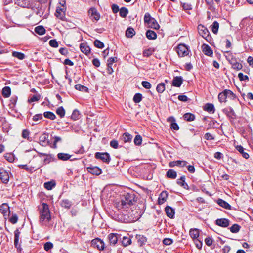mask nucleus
<instances>
[{
	"instance_id": "f257e3e1",
	"label": "nucleus",
	"mask_w": 253,
	"mask_h": 253,
	"mask_svg": "<svg viewBox=\"0 0 253 253\" xmlns=\"http://www.w3.org/2000/svg\"><path fill=\"white\" fill-rule=\"evenodd\" d=\"M40 214V222L42 225H45L51 219V213L49 206L46 203H42L41 207H39Z\"/></svg>"
},
{
	"instance_id": "f03ea898",
	"label": "nucleus",
	"mask_w": 253,
	"mask_h": 253,
	"mask_svg": "<svg viewBox=\"0 0 253 253\" xmlns=\"http://www.w3.org/2000/svg\"><path fill=\"white\" fill-rule=\"evenodd\" d=\"M228 97L230 99L234 100L237 98L236 95L231 90L229 89H225L222 92L219 93L218 95V99L220 103L227 101V98Z\"/></svg>"
},
{
	"instance_id": "7ed1b4c3",
	"label": "nucleus",
	"mask_w": 253,
	"mask_h": 253,
	"mask_svg": "<svg viewBox=\"0 0 253 253\" xmlns=\"http://www.w3.org/2000/svg\"><path fill=\"white\" fill-rule=\"evenodd\" d=\"M198 31L200 35L204 38L210 44H211L212 41V38L206 27L202 24L199 25L198 26Z\"/></svg>"
},
{
	"instance_id": "20e7f679",
	"label": "nucleus",
	"mask_w": 253,
	"mask_h": 253,
	"mask_svg": "<svg viewBox=\"0 0 253 253\" xmlns=\"http://www.w3.org/2000/svg\"><path fill=\"white\" fill-rule=\"evenodd\" d=\"M95 158L107 164H109L111 161L110 154L107 152H96Z\"/></svg>"
},
{
	"instance_id": "39448f33",
	"label": "nucleus",
	"mask_w": 253,
	"mask_h": 253,
	"mask_svg": "<svg viewBox=\"0 0 253 253\" xmlns=\"http://www.w3.org/2000/svg\"><path fill=\"white\" fill-rule=\"evenodd\" d=\"M64 3L62 4L60 7L58 6L56 8L55 16L62 21L65 20V11L66 10V7L64 6L65 1H63Z\"/></svg>"
},
{
	"instance_id": "423d86ee",
	"label": "nucleus",
	"mask_w": 253,
	"mask_h": 253,
	"mask_svg": "<svg viewBox=\"0 0 253 253\" xmlns=\"http://www.w3.org/2000/svg\"><path fill=\"white\" fill-rule=\"evenodd\" d=\"M176 51L179 57H184L188 55L190 51L186 45L180 44L177 47Z\"/></svg>"
},
{
	"instance_id": "0eeeda50",
	"label": "nucleus",
	"mask_w": 253,
	"mask_h": 253,
	"mask_svg": "<svg viewBox=\"0 0 253 253\" xmlns=\"http://www.w3.org/2000/svg\"><path fill=\"white\" fill-rule=\"evenodd\" d=\"M88 15L92 21H98L100 18V14L94 7L90 8L88 11Z\"/></svg>"
},
{
	"instance_id": "6e6552de",
	"label": "nucleus",
	"mask_w": 253,
	"mask_h": 253,
	"mask_svg": "<svg viewBox=\"0 0 253 253\" xmlns=\"http://www.w3.org/2000/svg\"><path fill=\"white\" fill-rule=\"evenodd\" d=\"M91 246L99 250H103L104 249L105 244L102 240L97 238L91 241Z\"/></svg>"
},
{
	"instance_id": "1a4fd4ad",
	"label": "nucleus",
	"mask_w": 253,
	"mask_h": 253,
	"mask_svg": "<svg viewBox=\"0 0 253 253\" xmlns=\"http://www.w3.org/2000/svg\"><path fill=\"white\" fill-rule=\"evenodd\" d=\"M87 171L92 175H99L102 173V170L97 166L90 165L86 168Z\"/></svg>"
},
{
	"instance_id": "9d476101",
	"label": "nucleus",
	"mask_w": 253,
	"mask_h": 253,
	"mask_svg": "<svg viewBox=\"0 0 253 253\" xmlns=\"http://www.w3.org/2000/svg\"><path fill=\"white\" fill-rule=\"evenodd\" d=\"M222 112L229 119H235L236 117V114L233 108L230 106L227 107L222 110Z\"/></svg>"
},
{
	"instance_id": "9b49d317",
	"label": "nucleus",
	"mask_w": 253,
	"mask_h": 253,
	"mask_svg": "<svg viewBox=\"0 0 253 253\" xmlns=\"http://www.w3.org/2000/svg\"><path fill=\"white\" fill-rule=\"evenodd\" d=\"M215 224L219 226L226 228L230 225V221L227 218H219L215 220Z\"/></svg>"
},
{
	"instance_id": "f8f14e48",
	"label": "nucleus",
	"mask_w": 253,
	"mask_h": 253,
	"mask_svg": "<svg viewBox=\"0 0 253 253\" xmlns=\"http://www.w3.org/2000/svg\"><path fill=\"white\" fill-rule=\"evenodd\" d=\"M49 135L48 133H44L42 134L39 138L41 144L42 146H47L50 144L48 139Z\"/></svg>"
},
{
	"instance_id": "ddd939ff",
	"label": "nucleus",
	"mask_w": 253,
	"mask_h": 253,
	"mask_svg": "<svg viewBox=\"0 0 253 253\" xmlns=\"http://www.w3.org/2000/svg\"><path fill=\"white\" fill-rule=\"evenodd\" d=\"M167 121L171 123L170 125V128L171 129H173L174 130H179V127L178 124L176 123V120L173 116H170L168 118Z\"/></svg>"
},
{
	"instance_id": "4468645a",
	"label": "nucleus",
	"mask_w": 253,
	"mask_h": 253,
	"mask_svg": "<svg viewBox=\"0 0 253 253\" xmlns=\"http://www.w3.org/2000/svg\"><path fill=\"white\" fill-rule=\"evenodd\" d=\"M183 83V78L181 76H176L173 78L171 84L172 86L179 87Z\"/></svg>"
},
{
	"instance_id": "2eb2a0df",
	"label": "nucleus",
	"mask_w": 253,
	"mask_h": 253,
	"mask_svg": "<svg viewBox=\"0 0 253 253\" xmlns=\"http://www.w3.org/2000/svg\"><path fill=\"white\" fill-rule=\"evenodd\" d=\"M9 175L8 173L3 169H0V179L4 183H6L9 181Z\"/></svg>"
},
{
	"instance_id": "dca6fc26",
	"label": "nucleus",
	"mask_w": 253,
	"mask_h": 253,
	"mask_svg": "<svg viewBox=\"0 0 253 253\" xmlns=\"http://www.w3.org/2000/svg\"><path fill=\"white\" fill-rule=\"evenodd\" d=\"M187 163V162L185 161L178 160L175 161H171L169 163V166L170 167H174L175 166H179L180 167H185Z\"/></svg>"
},
{
	"instance_id": "f3484780",
	"label": "nucleus",
	"mask_w": 253,
	"mask_h": 253,
	"mask_svg": "<svg viewBox=\"0 0 253 253\" xmlns=\"http://www.w3.org/2000/svg\"><path fill=\"white\" fill-rule=\"evenodd\" d=\"M202 51L207 56H211L213 54V51L210 46L203 44L202 46Z\"/></svg>"
},
{
	"instance_id": "a211bd4d",
	"label": "nucleus",
	"mask_w": 253,
	"mask_h": 253,
	"mask_svg": "<svg viewBox=\"0 0 253 253\" xmlns=\"http://www.w3.org/2000/svg\"><path fill=\"white\" fill-rule=\"evenodd\" d=\"M225 56L231 65L233 64L235 61L237 60L234 54L230 51H226L225 52Z\"/></svg>"
},
{
	"instance_id": "6ab92c4d",
	"label": "nucleus",
	"mask_w": 253,
	"mask_h": 253,
	"mask_svg": "<svg viewBox=\"0 0 253 253\" xmlns=\"http://www.w3.org/2000/svg\"><path fill=\"white\" fill-rule=\"evenodd\" d=\"M168 197V193L166 191H162L159 195L158 198V203L159 204H163L165 201H166Z\"/></svg>"
},
{
	"instance_id": "aec40b11",
	"label": "nucleus",
	"mask_w": 253,
	"mask_h": 253,
	"mask_svg": "<svg viewBox=\"0 0 253 253\" xmlns=\"http://www.w3.org/2000/svg\"><path fill=\"white\" fill-rule=\"evenodd\" d=\"M81 51L86 55L90 53V48L86 43H81L80 45Z\"/></svg>"
},
{
	"instance_id": "412c9836",
	"label": "nucleus",
	"mask_w": 253,
	"mask_h": 253,
	"mask_svg": "<svg viewBox=\"0 0 253 253\" xmlns=\"http://www.w3.org/2000/svg\"><path fill=\"white\" fill-rule=\"evenodd\" d=\"M108 239L110 245H115L118 241V234L116 233H110L108 235Z\"/></svg>"
},
{
	"instance_id": "4be33fe9",
	"label": "nucleus",
	"mask_w": 253,
	"mask_h": 253,
	"mask_svg": "<svg viewBox=\"0 0 253 253\" xmlns=\"http://www.w3.org/2000/svg\"><path fill=\"white\" fill-rule=\"evenodd\" d=\"M0 211L4 216H6L9 213V207L7 203L2 204L0 207Z\"/></svg>"
},
{
	"instance_id": "5701e85b",
	"label": "nucleus",
	"mask_w": 253,
	"mask_h": 253,
	"mask_svg": "<svg viewBox=\"0 0 253 253\" xmlns=\"http://www.w3.org/2000/svg\"><path fill=\"white\" fill-rule=\"evenodd\" d=\"M137 240V243L140 246L145 245L147 241V239L143 235L137 234L135 236Z\"/></svg>"
},
{
	"instance_id": "b1692460",
	"label": "nucleus",
	"mask_w": 253,
	"mask_h": 253,
	"mask_svg": "<svg viewBox=\"0 0 253 253\" xmlns=\"http://www.w3.org/2000/svg\"><path fill=\"white\" fill-rule=\"evenodd\" d=\"M165 211L167 215L170 218H173L175 214V211L170 206L165 208Z\"/></svg>"
},
{
	"instance_id": "393cba45",
	"label": "nucleus",
	"mask_w": 253,
	"mask_h": 253,
	"mask_svg": "<svg viewBox=\"0 0 253 253\" xmlns=\"http://www.w3.org/2000/svg\"><path fill=\"white\" fill-rule=\"evenodd\" d=\"M217 204L221 207L227 209V210H231V206L230 204H229L227 202L221 199H218L217 200Z\"/></svg>"
},
{
	"instance_id": "a878e982",
	"label": "nucleus",
	"mask_w": 253,
	"mask_h": 253,
	"mask_svg": "<svg viewBox=\"0 0 253 253\" xmlns=\"http://www.w3.org/2000/svg\"><path fill=\"white\" fill-rule=\"evenodd\" d=\"M204 110L209 113H213L215 112L214 105L212 103H207L204 107Z\"/></svg>"
},
{
	"instance_id": "bb28decb",
	"label": "nucleus",
	"mask_w": 253,
	"mask_h": 253,
	"mask_svg": "<svg viewBox=\"0 0 253 253\" xmlns=\"http://www.w3.org/2000/svg\"><path fill=\"white\" fill-rule=\"evenodd\" d=\"M60 205L62 207L68 209L72 206V203L68 199H64L61 201Z\"/></svg>"
},
{
	"instance_id": "cd10ccee",
	"label": "nucleus",
	"mask_w": 253,
	"mask_h": 253,
	"mask_svg": "<svg viewBox=\"0 0 253 253\" xmlns=\"http://www.w3.org/2000/svg\"><path fill=\"white\" fill-rule=\"evenodd\" d=\"M189 234L194 240L198 239L199 236V230L196 228L191 229L189 231Z\"/></svg>"
},
{
	"instance_id": "c85d7f7f",
	"label": "nucleus",
	"mask_w": 253,
	"mask_h": 253,
	"mask_svg": "<svg viewBox=\"0 0 253 253\" xmlns=\"http://www.w3.org/2000/svg\"><path fill=\"white\" fill-rule=\"evenodd\" d=\"M146 37L149 40H155L157 38L156 33L151 30H148L146 33Z\"/></svg>"
},
{
	"instance_id": "c756f323",
	"label": "nucleus",
	"mask_w": 253,
	"mask_h": 253,
	"mask_svg": "<svg viewBox=\"0 0 253 253\" xmlns=\"http://www.w3.org/2000/svg\"><path fill=\"white\" fill-rule=\"evenodd\" d=\"M132 136L127 132L124 133L122 136V140L124 142H129L132 140Z\"/></svg>"
},
{
	"instance_id": "7c9ffc66",
	"label": "nucleus",
	"mask_w": 253,
	"mask_h": 253,
	"mask_svg": "<svg viewBox=\"0 0 253 253\" xmlns=\"http://www.w3.org/2000/svg\"><path fill=\"white\" fill-rule=\"evenodd\" d=\"M2 94L4 98H8L11 94V88L9 86L4 87L2 90Z\"/></svg>"
},
{
	"instance_id": "2f4dec72",
	"label": "nucleus",
	"mask_w": 253,
	"mask_h": 253,
	"mask_svg": "<svg viewBox=\"0 0 253 253\" xmlns=\"http://www.w3.org/2000/svg\"><path fill=\"white\" fill-rule=\"evenodd\" d=\"M166 175L169 178L174 179L176 178L177 173L173 169H169L167 172Z\"/></svg>"
},
{
	"instance_id": "473e14b6",
	"label": "nucleus",
	"mask_w": 253,
	"mask_h": 253,
	"mask_svg": "<svg viewBox=\"0 0 253 253\" xmlns=\"http://www.w3.org/2000/svg\"><path fill=\"white\" fill-rule=\"evenodd\" d=\"M236 149L242 155V156L245 158L248 159L249 157L248 153L244 152V148L241 145H238L236 147Z\"/></svg>"
},
{
	"instance_id": "72a5a7b5",
	"label": "nucleus",
	"mask_w": 253,
	"mask_h": 253,
	"mask_svg": "<svg viewBox=\"0 0 253 253\" xmlns=\"http://www.w3.org/2000/svg\"><path fill=\"white\" fill-rule=\"evenodd\" d=\"M55 185L56 183L54 180H51L50 181L45 182L44 184V188L48 190H51L53 187L55 186Z\"/></svg>"
},
{
	"instance_id": "f704fd0d",
	"label": "nucleus",
	"mask_w": 253,
	"mask_h": 253,
	"mask_svg": "<svg viewBox=\"0 0 253 253\" xmlns=\"http://www.w3.org/2000/svg\"><path fill=\"white\" fill-rule=\"evenodd\" d=\"M71 157V155H70L68 154L67 153H59L57 154V157L59 160H62V161H67L69 160L70 157Z\"/></svg>"
},
{
	"instance_id": "c9c22d12",
	"label": "nucleus",
	"mask_w": 253,
	"mask_h": 253,
	"mask_svg": "<svg viewBox=\"0 0 253 253\" xmlns=\"http://www.w3.org/2000/svg\"><path fill=\"white\" fill-rule=\"evenodd\" d=\"M12 55L13 57L17 58L19 60H23L25 58V55L20 52L13 51Z\"/></svg>"
},
{
	"instance_id": "e433bc0d",
	"label": "nucleus",
	"mask_w": 253,
	"mask_h": 253,
	"mask_svg": "<svg viewBox=\"0 0 253 253\" xmlns=\"http://www.w3.org/2000/svg\"><path fill=\"white\" fill-rule=\"evenodd\" d=\"M183 118L185 121H194L195 119V115L190 113H186L184 114Z\"/></svg>"
},
{
	"instance_id": "4c0bfd02",
	"label": "nucleus",
	"mask_w": 253,
	"mask_h": 253,
	"mask_svg": "<svg viewBox=\"0 0 253 253\" xmlns=\"http://www.w3.org/2000/svg\"><path fill=\"white\" fill-rule=\"evenodd\" d=\"M45 29L42 26H38L35 28V32L40 35H42L45 33Z\"/></svg>"
},
{
	"instance_id": "58836bf2",
	"label": "nucleus",
	"mask_w": 253,
	"mask_h": 253,
	"mask_svg": "<svg viewBox=\"0 0 253 253\" xmlns=\"http://www.w3.org/2000/svg\"><path fill=\"white\" fill-rule=\"evenodd\" d=\"M43 116L45 118L50 119L51 120H54L56 118L55 115L53 112L50 111L44 112L43 113Z\"/></svg>"
},
{
	"instance_id": "ea45409f",
	"label": "nucleus",
	"mask_w": 253,
	"mask_h": 253,
	"mask_svg": "<svg viewBox=\"0 0 253 253\" xmlns=\"http://www.w3.org/2000/svg\"><path fill=\"white\" fill-rule=\"evenodd\" d=\"M45 9V7L41 4L37 7L35 13L37 15L42 16L43 14Z\"/></svg>"
},
{
	"instance_id": "a19ab883",
	"label": "nucleus",
	"mask_w": 253,
	"mask_h": 253,
	"mask_svg": "<svg viewBox=\"0 0 253 253\" xmlns=\"http://www.w3.org/2000/svg\"><path fill=\"white\" fill-rule=\"evenodd\" d=\"M135 34V32L133 28L129 27L127 28L126 31V36L127 38H132Z\"/></svg>"
},
{
	"instance_id": "79ce46f5",
	"label": "nucleus",
	"mask_w": 253,
	"mask_h": 253,
	"mask_svg": "<svg viewBox=\"0 0 253 253\" xmlns=\"http://www.w3.org/2000/svg\"><path fill=\"white\" fill-rule=\"evenodd\" d=\"M128 13V10L126 7H123L121 8V9H120L119 14L121 17L123 18H125L126 17Z\"/></svg>"
},
{
	"instance_id": "37998d69",
	"label": "nucleus",
	"mask_w": 253,
	"mask_h": 253,
	"mask_svg": "<svg viewBox=\"0 0 253 253\" xmlns=\"http://www.w3.org/2000/svg\"><path fill=\"white\" fill-rule=\"evenodd\" d=\"M46 157L44 159L43 161L44 164H49L51 162H53L55 160V158L54 155L52 154H48Z\"/></svg>"
},
{
	"instance_id": "c03bdc74",
	"label": "nucleus",
	"mask_w": 253,
	"mask_h": 253,
	"mask_svg": "<svg viewBox=\"0 0 253 253\" xmlns=\"http://www.w3.org/2000/svg\"><path fill=\"white\" fill-rule=\"evenodd\" d=\"M131 244V240L129 237H124L122 240V244L123 246L126 247Z\"/></svg>"
},
{
	"instance_id": "a18cd8bd",
	"label": "nucleus",
	"mask_w": 253,
	"mask_h": 253,
	"mask_svg": "<svg viewBox=\"0 0 253 253\" xmlns=\"http://www.w3.org/2000/svg\"><path fill=\"white\" fill-rule=\"evenodd\" d=\"M155 51V49L153 48H149L143 51V55L145 57H148L150 56Z\"/></svg>"
},
{
	"instance_id": "49530a36",
	"label": "nucleus",
	"mask_w": 253,
	"mask_h": 253,
	"mask_svg": "<svg viewBox=\"0 0 253 253\" xmlns=\"http://www.w3.org/2000/svg\"><path fill=\"white\" fill-rule=\"evenodd\" d=\"M150 24V26L153 29H159L160 28V26L157 23L156 20L155 18H153L151 22L149 23Z\"/></svg>"
},
{
	"instance_id": "de8ad7c7",
	"label": "nucleus",
	"mask_w": 253,
	"mask_h": 253,
	"mask_svg": "<svg viewBox=\"0 0 253 253\" xmlns=\"http://www.w3.org/2000/svg\"><path fill=\"white\" fill-rule=\"evenodd\" d=\"M240 228L241 226L239 225L234 224L230 228V230L233 233H236L239 231Z\"/></svg>"
},
{
	"instance_id": "09e8293b",
	"label": "nucleus",
	"mask_w": 253,
	"mask_h": 253,
	"mask_svg": "<svg viewBox=\"0 0 253 253\" xmlns=\"http://www.w3.org/2000/svg\"><path fill=\"white\" fill-rule=\"evenodd\" d=\"M156 90L158 93H163L165 90V84L163 83L159 84L157 86Z\"/></svg>"
},
{
	"instance_id": "8fccbe9b",
	"label": "nucleus",
	"mask_w": 253,
	"mask_h": 253,
	"mask_svg": "<svg viewBox=\"0 0 253 253\" xmlns=\"http://www.w3.org/2000/svg\"><path fill=\"white\" fill-rule=\"evenodd\" d=\"M56 113L60 118H63L65 114V111L64 108L61 106L57 109Z\"/></svg>"
},
{
	"instance_id": "3c124183",
	"label": "nucleus",
	"mask_w": 253,
	"mask_h": 253,
	"mask_svg": "<svg viewBox=\"0 0 253 253\" xmlns=\"http://www.w3.org/2000/svg\"><path fill=\"white\" fill-rule=\"evenodd\" d=\"M218 28L219 23L217 21H215L211 25V30L212 32L214 34H216L218 32Z\"/></svg>"
},
{
	"instance_id": "603ef678",
	"label": "nucleus",
	"mask_w": 253,
	"mask_h": 253,
	"mask_svg": "<svg viewBox=\"0 0 253 253\" xmlns=\"http://www.w3.org/2000/svg\"><path fill=\"white\" fill-rule=\"evenodd\" d=\"M80 113L77 109H75L71 115V119L73 120H77L80 118Z\"/></svg>"
},
{
	"instance_id": "864d4df0",
	"label": "nucleus",
	"mask_w": 253,
	"mask_h": 253,
	"mask_svg": "<svg viewBox=\"0 0 253 253\" xmlns=\"http://www.w3.org/2000/svg\"><path fill=\"white\" fill-rule=\"evenodd\" d=\"M142 99V95L141 93H136L133 98V101L136 103H138L141 101Z\"/></svg>"
},
{
	"instance_id": "5fc2aeb1",
	"label": "nucleus",
	"mask_w": 253,
	"mask_h": 253,
	"mask_svg": "<svg viewBox=\"0 0 253 253\" xmlns=\"http://www.w3.org/2000/svg\"><path fill=\"white\" fill-rule=\"evenodd\" d=\"M75 88L76 89L78 90L79 91L84 92L88 91V88L80 84L75 85Z\"/></svg>"
},
{
	"instance_id": "6e6d98bb",
	"label": "nucleus",
	"mask_w": 253,
	"mask_h": 253,
	"mask_svg": "<svg viewBox=\"0 0 253 253\" xmlns=\"http://www.w3.org/2000/svg\"><path fill=\"white\" fill-rule=\"evenodd\" d=\"M142 138L141 135H137L134 139V143L136 145H140L142 143Z\"/></svg>"
},
{
	"instance_id": "4d7b16f0",
	"label": "nucleus",
	"mask_w": 253,
	"mask_h": 253,
	"mask_svg": "<svg viewBox=\"0 0 253 253\" xmlns=\"http://www.w3.org/2000/svg\"><path fill=\"white\" fill-rule=\"evenodd\" d=\"M94 45L98 48H103L104 47V43L99 40H95L94 42Z\"/></svg>"
},
{
	"instance_id": "13d9d810",
	"label": "nucleus",
	"mask_w": 253,
	"mask_h": 253,
	"mask_svg": "<svg viewBox=\"0 0 253 253\" xmlns=\"http://www.w3.org/2000/svg\"><path fill=\"white\" fill-rule=\"evenodd\" d=\"M231 65H232V67L234 69H236L237 70H239L241 69L243 67L242 64L237 62V60L235 61V62L233 64H232Z\"/></svg>"
},
{
	"instance_id": "bf43d9fd",
	"label": "nucleus",
	"mask_w": 253,
	"mask_h": 253,
	"mask_svg": "<svg viewBox=\"0 0 253 253\" xmlns=\"http://www.w3.org/2000/svg\"><path fill=\"white\" fill-rule=\"evenodd\" d=\"M9 220L12 224H14L16 223L18 221V216L17 214L15 213H13L11 216L9 218Z\"/></svg>"
},
{
	"instance_id": "052dcab7",
	"label": "nucleus",
	"mask_w": 253,
	"mask_h": 253,
	"mask_svg": "<svg viewBox=\"0 0 253 253\" xmlns=\"http://www.w3.org/2000/svg\"><path fill=\"white\" fill-rule=\"evenodd\" d=\"M153 18L149 13H146L144 17V21L145 23L149 24Z\"/></svg>"
},
{
	"instance_id": "680f3d73",
	"label": "nucleus",
	"mask_w": 253,
	"mask_h": 253,
	"mask_svg": "<svg viewBox=\"0 0 253 253\" xmlns=\"http://www.w3.org/2000/svg\"><path fill=\"white\" fill-rule=\"evenodd\" d=\"M54 141L53 144L52 146H51V147L52 148L55 149L57 147V142L61 141L62 140V139L61 137H60L59 136H55L54 137Z\"/></svg>"
},
{
	"instance_id": "e2e57ef3",
	"label": "nucleus",
	"mask_w": 253,
	"mask_h": 253,
	"mask_svg": "<svg viewBox=\"0 0 253 253\" xmlns=\"http://www.w3.org/2000/svg\"><path fill=\"white\" fill-rule=\"evenodd\" d=\"M30 131L28 129H24L22 132V137L24 139L29 140Z\"/></svg>"
},
{
	"instance_id": "0e129e2a",
	"label": "nucleus",
	"mask_w": 253,
	"mask_h": 253,
	"mask_svg": "<svg viewBox=\"0 0 253 253\" xmlns=\"http://www.w3.org/2000/svg\"><path fill=\"white\" fill-rule=\"evenodd\" d=\"M183 9L188 13V10L192 9V5L189 3H182Z\"/></svg>"
},
{
	"instance_id": "69168bd1",
	"label": "nucleus",
	"mask_w": 253,
	"mask_h": 253,
	"mask_svg": "<svg viewBox=\"0 0 253 253\" xmlns=\"http://www.w3.org/2000/svg\"><path fill=\"white\" fill-rule=\"evenodd\" d=\"M53 247V245L51 242H48L45 243L44 249L45 251H48Z\"/></svg>"
},
{
	"instance_id": "338daca9",
	"label": "nucleus",
	"mask_w": 253,
	"mask_h": 253,
	"mask_svg": "<svg viewBox=\"0 0 253 253\" xmlns=\"http://www.w3.org/2000/svg\"><path fill=\"white\" fill-rule=\"evenodd\" d=\"M4 157L5 159L9 162H12L14 160V157L12 154H7Z\"/></svg>"
},
{
	"instance_id": "774afa93",
	"label": "nucleus",
	"mask_w": 253,
	"mask_h": 253,
	"mask_svg": "<svg viewBox=\"0 0 253 253\" xmlns=\"http://www.w3.org/2000/svg\"><path fill=\"white\" fill-rule=\"evenodd\" d=\"M40 99V95H33L30 99H28V101L29 102H33L35 101H37L39 100Z\"/></svg>"
}]
</instances>
